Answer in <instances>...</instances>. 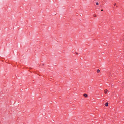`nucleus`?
Instances as JSON below:
<instances>
[{
	"label": "nucleus",
	"instance_id": "6",
	"mask_svg": "<svg viewBox=\"0 0 124 124\" xmlns=\"http://www.w3.org/2000/svg\"><path fill=\"white\" fill-rule=\"evenodd\" d=\"M93 16L95 17H96V15L95 14H94Z\"/></svg>",
	"mask_w": 124,
	"mask_h": 124
},
{
	"label": "nucleus",
	"instance_id": "4",
	"mask_svg": "<svg viewBox=\"0 0 124 124\" xmlns=\"http://www.w3.org/2000/svg\"><path fill=\"white\" fill-rule=\"evenodd\" d=\"M97 73H99L100 72V70L99 69H98L97 70Z\"/></svg>",
	"mask_w": 124,
	"mask_h": 124
},
{
	"label": "nucleus",
	"instance_id": "10",
	"mask_svg": "<svg viewBox=\"0 0 124 124\" xmlns=\"http://www.w3.org/2000/svg\"><path fill=\"white\" fill-rule=\"evenodd\" d=\"M101 11H103V9H101Z\"/></svg>",
	"mask_w": 124,
	"mask_h": 124
},
{
	"label": "nucleus",
	"instance_id": "3",
	"mask_svg": "<svg viewBox=\"0 0 124 124\" xmlns=\"http://www.w3.org/2000/svg\"><path fill=\"white\" fill-rule=\"evenodd\" d=\"M108 102H106V103H105V106H107L108 105Z\"/></svg>",
	"mask_w": 124,
	"mask_h": 124
},
{
	"label": "nucleus",
	"instance_id": "1",
	"mask_svg": "<svg viewBox=\"0 0 124 124\" xmlns=\"http://www.w3.org/2000/svg\"><path fill=\"white\" fill-rule=\"evenodd\" d=\"M83 96L85 98L87 97L88 96L87 95L86 93L84 94H83Z\"/></svg>",
	"mask_w": 124,
	"mask_h": 124
},
{
	"label": "nucleus",
	"instance_id": "5",
	"mask_svg": "<svg viewBox=\"0 0 124 124\" xmlns=\"http://www.w3.org/2000/svg\"><path fill=\"white\" fill-rule=\"evenodd\" d=\"M123 38V39H122V40H123V42L124 43V37H123V38Z\"/></svg>",
	"mask_w": 124,
	"mask_h": 124
},
{
	"label": "nucleus",
	"instance_id": "8",
	"mask_svg": "<svg viewBox=\"0 0 124 124\" xmlns=\"http://www.w3.org/2000/svg\"><path fill=\"white\" fill-rule=\"evenodd\" d=\"M75 54H78V53H77V52L75 53Z\"/></svg>",
	"mask_w": 124,
	"mask_h": 124
},
{
	"label": "nucleus",
	"instance_id": "9",
	"mask_svg": "<svg viewBox=\"0 0 124 124\" xmlns=\"http://www.w3.org/2000/svg\"><path fill=\"white\" fill-rule=\"evenodd\" d=\"M114 6H115V5H116V3H114Z\"/></svg>",
	"mask_w": 124,
	"mask_h": 124
},
{
	"label": "nucleus",
	"instance_id": "7",
	"mask_svg": "<svg viewBox=\"0 0 124 124\" xmlns=\"http://www.w3.org/2000/svg\"><path fill=\"white\" fill-rule=\"evenodd\" d=\"M96 5H99V3L98 2H96Z\"/></svg>",
	"mask_w": 124,
	"mask_h": 124
},
{
	"label": "nucleus",
	"instance_id": "11",
	"mask_svg": "<svg viewBox=\"0 0 124 124\" xmlns=\"http://www.w3.org/2000/svg\"><path fill=\"white\" fill-rule=\"evenodd\" d=\"M116 7H117L118 6H116Z\"/></svg>",
	"mask_w": 124,
	"mask_h": 124
},
{
	"label": "nucleus",
	"instance_id": "2",
	"mask_svg": "<svg viewBox=\"0 0 124 124\" xmlns=\"http://www.w3.org/2000/svg\"><path fill=\"white\" fill-rule=\"evenodd\" d=\"M108 91V90L107 89H105L104 90V92L105 93H106Z\"/></svg>",
	"mask_w": 124,
	"mask_h": 124
}]
</instances>
